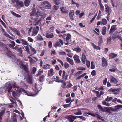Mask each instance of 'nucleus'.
I'll use <instances>...</instances> for the list:
<instances>
[{
    "instance_id": "f257e3e1",
    "label": "nucleus",
    "mask_w": 122,
    "mask_h": 122,
    "mask_svg": "<svg viewBox=\"0 0 122 122\" xmlns=\"http://www.w3.org/2000/svg\"><path fill=\"white\" fill-rule=\"evenodd\" d=\"M5 88H6L8 92L10 93L11 91L12 92V95L14 97L19 96L21 91L25 93L27 96H35L36 95V94H34L29 92L26 91L24 89H21L20 88L18 87L16 83L13 82L11 84L7 85Z\"/></svg>"
},
{
    "instance_id": "f03ea898",
    "label": "nucleus",
    "mask_w": 122,
    "mask_h": 122,
    "mask_svg": "<svg viewBox=\"0 0 122 122\" xmlns=\"http://www.w3.org/2000/svg\"><path fill=\"white\" fill-rule=\"evenodd\" d=\"M37 12H36V6L35 5H34L32 9V11L30 13V15L31 16L36 15V16L39 17L40 21L43 20L46 17V15L45 13L42 11L38 10H37Z\"/></svg>"
},
{
    "instance_id": "7ed1b4c3",
    "label": "nucleus",
    "mask_w": 122,
    "mask_h": 122,
    "mask_svg": "<svg viewBox=\"0 0 122 122\" xmlns=\"http://www.w3.org/2000/svg\"><path fill=\"white\" fill-rule=\"evenodd\" d=\"M39 17L36 16L35 18H33V17H31V20L29 21V23L30 25H38L39 23L41 20L40 21Z\"/></svg>"
},
{
    "instance_id": "20e7f679",
    "label": "nucleus",
    "mask_w": 122,
    "mask_h": 122,
    "mask_svg": "<svg viewBox=\"0 0 122 122\" xmlns=\"http://www.w3.org/2000/svg\"><path fill=\"white\" fill-rule=\"evenodd\" d=\"M41 5L42 7L44 8L49 9L51 8L50 4L47 1H45L42 2Z\"/></svg>"
},
{
    "instance_id": "39448f33",
    "label": "nucleus",
    "mask_w": 122,
    "mask_h": 122,
    "mask_svg": "<svg viewBox=\"0 0 122 122\" xmlns=\"http://www.w3.org/2000/svg\"><path fill=\"white\" fill-rule=\"evenodd\" d=\"M41 86L39 85L36 83L35 84V88L34 89V90L35 91L36 95L39 92V91L41 90Z\"/></svg>"
},
{
    "instance_id": "423d86ee",
    "label": "nucleus",
    "mask_w": 122,
    "mask_h": 122,
    "mask_svg": "<svg viewBox=\"0 0 122 122\" xmlns=\"http://www.w3.org/2000/svg\"><path fill=\"white\" fill-rule=\"evenodd\" d=\"M17 64H19L21 68H22L24 70L27 71L28 69L27 66L25 65H24L21 61H18Z\"/></svg>"
},
{
    "instance_id": "0eeeda50",
    "label": "nucleus",
    "mask_w": 122,
    "mask_h": 122,
    "mask_svg": "<svg viewBox=\"0 0 122 122\" xmlns=\"http://www.w3.org/2000/svg\"><path fill=\"white\" fill-rule=\"evenodd\" d=\"M120 89V88H117L112 89L111 88L109 90L110 92H112L114 94H117L119 92V91Z\"/></svg>"
},
{
    "instance_id": "6e6552de",
    "label": "nucleus",
    "mask_w": 122,
    "mask_h": 122,
    "mask_svg": "<svg viewBox=\"0 0 122 122\" xmlns=\"http://www.w3.org/2000/svg\"><path fill=\"white\" fill-rule=\"evenodd\" d=\"M16 5L18 9H19L20 8L23 7L24 6L23 2L19 0H18V1Z\"/></svg>"
},
{
    "instance_id": "1a4fd4ad",
    "label": "nucleus",
    "mask_w": 122,
    "mask_h": 122,
    "mask_svg": "<svg viewBox=\"0 0 122 122\" xmlns=\"http://www.w3.org/2000/svg\"><path fill=\"white\" fill-rule=\"evenodd\" d=\"M3 106L0 105V119H1L2 116L4 114L5 112V108H3Z\"/></svg>"
},
{
    "instance_id": "9d476101",
    "label": "nucleus",
    "mask_w": 122,
    "mask_h": 122,
    "mask_svg": "<svg viewBox=\"0 0 122 122\" xmlns=\"http://www.w3.org/2000/svg\"><path fill=\"white\" fill-rule=\"evenodd\" d=\"M60 10L62 13H66L68 12V11L66 7H61L60 8Z\"/></svg>"
},
{
    "instance_id": "9b49d317",
    "label": "nucleus",
    "mask_w": 122,
    "mask_h": 122,
    "mask_svg": "<svg viewBox=\"0 0 122 122\" xmlns=\"http://www.w3.org/2000/svg\"><path fill=\"white\" fill-rule=\"evenodd\" d=\"M73 58L76 63H80V61L79 59V56L77 55H75L73 57Z\"/></svg>"
},
{
    "instance_id": "f8f14e48",
    "label": "nucleus",
    "mask_w": 122,
    "mask_h": 122,
    "mask_svg": "<svg viewBox=\"0 0 122 122\" xmlns=\"http://www.w3.org/2000/svg\"><path fill=\"white\" fill-rule=\"evenodd\" d=\"M74 13V11L73 10H71L69 12V16L70 19L71 20H74L73 17Z\"/></svg>"
},
{
    "instance_id": "ddd939ff",
    "label": "nucleus",
    "mask_w": 122,
    "mask_h": 122,
    "mask_svg": "<svg viewBox=\"0 0 122 122\" xmlns=\"http://www.w3.org/2000/svg\"><path fill=\"white\" fill-rule=\"evenodd\" d=\"M29 46L30 47V49L31 51L32 52V53H31L30 52L29 54L30 56H32L34 54H36L37 53L36 51L35 50V49L33 48L30 45Z\"/></svg>"
},
{
    "instance_id": "4468645a",
    "label": "nucleus",
    "mask_w": 122,
    "mask_h": 122,
    "mask_svg": "<svg viewBox=\"0 0 122 122\" xmlns=\"http://www.w3.org/2000/svg\"><path fill=\"white\" fill-rule=\"evenodd\" d=\"M63 73L62 78L63 80H62L65 81L66 80L68 75L67 74H66V72L64 70L63 71Z\"/></svg>"
},
{
    "instance_id": "2eb2a0df",
    "label": "nucleus",
    "mask_w": 122,
    "mask_h": 122,
    "mask_svg": "<svg viewBox=\"0 0 122 122\" xmlns=\"http://www.w3.org/2000/svg\"><path fill=\"white\" fill-rule=\"evenodd\" d=\"M108 65L107 61L103 57L102 59V65L104 67H106Z\"/></svg>"
},
{
    "instance_id": "dca6fc26",
    "label": "nucleus",
    "mask_w": 122,
    "mask_h": 122,
    "mask_svg": "<svg viewBox=\"0 0 122 122\" xmlns=\"http://www.w3.org/2000/svg\"><path fill=\"white\" fill-rule=\"evenodd\" d=\"M110 82L112 83H117V79L115 78L114 77L112 76H111L110 77Z\"/></svg>"
},
{
    "instance_id": "f3484780",
    "label": "nucleus",
    "mask_w": 122,
    "mask_h": 122,
    "mask_svg": "<svg viewBox=\"0 0 122 122\" xmlns=\"http://www.w3.org/2000/svg\"><path fill=\"white\" fill-rule=\"evenodd\" d=\"M2 31L3 32V34L5 36L11 39H13V38L7 34V33L5 32V30L3 29L2 28Z\"/></svg>"
},
{
    "instance_id": "a211bd4d",
    "label": "nucleus",
    "mask_w": 122,
    "mask_h": 122,
    "mask_svg": "<svg viewBox=\"0 0 122 122\" xmlns=\"http://www.w3.org/2000/svg\"><path fill=\"white\" fill-rule=\"evenodd\" d=\"M71 37V36L69 34H68L67 35V37L66 38V41L67 43H65V44L66 45H68L69 44V40Z\"/></svg>"
},
{
    "instance_id": "6ab92c4d",
    "label": "nucleus",
    "mask_w": 122,
    "mask_h": 122,
    "mask_svg": "<svg viewBox=\"0 0 122 122\" xmlns=\"http://www.w3.org/2000/svg\"><path fill=\"white\" fill-rule=\"evenodd\" d=\"M82 62L84 64H85L86 61L87 60V58L85 54L84 53L82 54Z\"/></svg>"
},
{
    "instance_id": "aec40b11",
    "label": "nucleus",
    "mask_w": 122,
    "mask_h": 122,
    "mask_svg": "<svg viewBox=\"0 0 122 122\" xmlns=\"http://www.w3.org/2000/svg\"><path fill=\"white\" fill-rule=\"evenodd\" d=\"M114 108H112V110L113 111H117L120 108H122V105H117L114 107Z\"/></svg>"
},
{
    "instance_id": "412c9836",
    "label": "nucleus",
    "mask_w": 122,
    "mask_h": 122,
    "mask_svg": "<svg viewBox=\"0 0 122 122\" xmlns=\"http://www.w3.org/2000/svg\"><path fill=\"white\" fill-rule=\"evenodd\" d=\"M11 119L13 122H17L16 118V114L15 113H13L11 117Z\"/></svg>"
},
{
    "instance_id": "4be33fe9",
    "label": "nucleus",
    "mask_w": 122,
    "mask_h": 122,
    "mask_svg": "<svg viewBox=\"0 0 122 122\" xmlns=\"http://www.w3.org/2000/svg\"><path fill=\"white\" fill-rule=\"evenodd\" d=\"M11 29L18 36H20V32L18 30L15 28H11Z\"/></svg>"
},
{
    "instance_id": "5701e85b",
    "label": "nucleus",
    "mask_w": 122,
    "mask_h": 122,
    "mask_svg": "<svg viewBox=\"0 0 122 122\" xmlns=\"http://www.w3.org/2000/svg\"><path fill=\"white\" fill-rule=\"evenodd\" d=\"M66 59L67 61L71 65H73L74 63V62L72 59L67 57H66Z\"/></svg>"
},
{
    "instance_id": "b1692460",
    "label": "nucleus",
    "mask_w": 122,
    "mask_h": 122,
    "mask_svg": "<svg viewBox=\"0 0 122 122\" xmlns=\"http://www.w3.org/2000/svg\"><path fill=\"white\" fill-rule=\"evenodd\" d=\"M54 74L53 70L51 68L48 71V75L49 76H51Z\"/></svg>"
},
{
    "instance_id": "393cba45",
    "label": "nucleus",
    "mask_w": 122,
    "mask_h": 122,
    "mask_svg": "<svg viewBox=\"0 0 122 122\" xmlns=\"http://www.w3.org/2000/svg\"><path fill=\"white\" fill-rule=\"evenodd\" d=\"M46 37L48 38H53L54 37V35L53 33L49 34L48 33H47L46 34Z\"/></svg>"
},
{
    "instance_id": "a878e982",
    "label": "nucleus",
    "mask_w": 122,
    "mask_h": 122,
    "mask_svg": "<svg viewBox=\"0 0 122 122\" xmlns=\"http://www.w3.org/2000/svg\"><path fill=\"white\" fill-rule=\"evenodd\" d=\"M31 0H25L24 1L25 5L27 7L29 6V4L31 2Z\"/></svg>"
},
{
    "instance_id": "bb28decb",
    "label": "nucleus",
    "mask_w": 122,
    "mask_h": 122,
    "mask_svg": "<svg viewBox=\"0 0 122 122\" xmlns=\"http://www.w3.org/2000/svg\"><path fill=\"white\" fill-rule=\"evenodd\" d=\"M27 81L30 83H31L32 81V76L31 75L29 74L28 76Z\"/></svg>"
},
{
    "instance_id": "cd10ccee",
    "label": "nucleus",
    "mask_w": 122,
    "mask_h": 122,
    "mask_svg": "<svg viewBox=\"0 0 122 122\" xmlns=\"http://www.w3.org/2000/svg\"><path fill=\"white\" fill-rule=\"evenodd\" d=\"M117 56V54L113 53H112L109 55V57L110 59H112L116 57Z\"/></svg>"
},
{
    "instance_id": "c85d7f7f",
    "label": "nucleus",
    "mask_w": 122,
    "mask_h": 122,
    "mask_svg": "<svg viewBox=\"0 0 122 122\" xmlns=\"http://www.w3.org/2000/svg\"><path fill=\"white\" fill-rule=\"evenodd\" d=\"M60 78L57 76H56L54 78L55 80L56 81L58 82H63L64 81L62 80H60Z\"/></svg>"
},
{
    "instance_id": "c756f323",
    "label": "nucleus",
    "mask_w": 122,
    "mask_h": 122,
    "mask_svg": "<svg viewBox=\"0 0 122 122\" xmlns=\"http://www.w3.org/2000/svg\"><path fill=\"white\" fill-rule=\"evenodd\" d=\"M75 111H77V112H75L74 113L76 115H81L82 114V113L80 109H78L76 110Z\"/></svg>"
},
{
    "instance_id": "7c9ffc66",
    "label": "nucleus",
    "mask_w": 122,
    "mask_h": 122,
    "mask_svg": "<svg viewBox=\"0 0 122 122\" xmlns=\"http://www.w3.org/2000/svg\"><path fill=\"white\" fill-rule=\"evenodd\" d=\"M20 41H21V43H22V45L28 46V43L25 40L21 38Z\"/></svg>"
},
{
    "instance_id": "2f4dec72",
    "label": "nucleus",
    "mask_w": 122,
    "mask_h": 122,
    "mask_svg": "<svg viewBox=\"0 0 122 122\" xmlns=\"http://www.w3.org/2000/svg\"><path fill=\"white\" fill-rule=\"evenodd\" d=\"M73 50L79 53L80 52L81 50V49L79 47H78L73 49Z\"/></svg>"
},
{
    "instance_id": "473e14b6",
    "label": "nucleus",
    "mask_w": 122,
    "mask_h": 122,
    "mask_svg": "<svg viewBox=\"0 0 122 122\" xmlns=\"http://www.w3.org/2000/svg\"><path fill=\"white\" fill-rule=\"evenodd\" d=\"M36 38L37 40L42 41L43 40L42 36L39 34Z\"/></svg>"
},
{
    "instance_id": "72a5a7b5",
    "label": "nucleus",
    "mask_w": 122,
    "mask_h": 122,
    "mask_svg": "<svg viewBox=\"0 0 122 122\" xmlns=\"http://www.w3.org/2000/svg\"><path fill=\"white\" fill-rule=\"evenodd\" d=\"M38 31L37 30H36L35 29H33L32 33V36H35L38 33Z\"/></svg>"
},
{
    "instance_id": "f704fd0d",
    "label": "nucleus",
    "mask_w": 122,
    "mask_h": 122,
    "mask_svg": "<svg viewBox=\"0 0 122 122\" xmlns=\"http://www.w3.org/2000/svg\"><path fill=\"white\" fill-rule=\"evenodd\" d=\"M106 27L104 26L103 27L102 30V34L103 35H105L106 33Z\"/></svg>"
},
{
    "instance_id": "c9c22d12",
    "label": "nucleus",
    "mask_w": 122,
    "mask_h": 122,
    "mask_svg": "<svg viewBox=\"0 0 122 122\" xmlns=\"http://www.w3.org/2000/svg\"><path fill=\"white\" fill-rule=\"evenodd\" d=\"M116 29V26L115 25H113L112 26L111 29L110 30V32H111L113 31H115Z\"/></svg>"
},
{
    "instance_id": "e433bc0d",
    "label": "nucleus",
    "mask_w": 122,
    "mask_h": 122,
    "mask_svg": "<svg viewBox=\"0 0 122 122\" xmlns=\"http://www.w3.org/2000/svg\"><path fill=\"white\" fill-rule=\"evenodd\" d=\"M11 44H9V46L10 47L13 48L15 45V43L14 41H11Z\"/></svg>"
},
{
    "instance_id": "4c0bfd02",
    "label": "nucleus",
    "mask_w": 122,
    "mask_h": 122,
    "mask_svg": "<svg viewBox=\"0 0 122 122\" xmlns=\"http://www.w3.org/2000/svg\"><path fill=\"white\" fill-rule=\"evenodd\" d=\"M107 44H110L111 42V36L108 37L107 39Z\"/></svg>"
},
{
    "instance_id": "58836bf2",
    "label": "nucleus",
    "mask_w": 122,
    "mask_h": 122,
    "mask_svg": "<svg viewBox=\"0 0 122 122\" xmlns=\"http://www.w3.org/2000/svg\"><path fill=\"white\" fill-rule=\"evenodd\" d=\"M51 66L50 65L46 64L45 65H44L43 67V68L44 69H49L50 68Z\"/></svg>"
},
{
    "instance_id": "ea45409f",
    "label": "nucleus",
    "mask_w": 122,
    "mask_h": 122,
    "mask_svg": "<svg viewBox=\"0 0 122 122\" xmlns=\"http://www.w3.org/2000/svg\"><path fill=\"white\" fill-rule=\"evenodd\" d=\"M23 46L24 47H23V49H25V50L26 51L28 52V54H29L30 53V50L28 47L27 46Z\"/></svg>"
},
{
    "instance_id": "a19ab883",
    "label": "nucleus",
    "mask_w": 122,
    "mask_h": 122,
    "mask_svg": "<svg viewBox=\"0 0 122 122\" xmlns=\"http://www.w3.org/2000/svg\"><path fill=\"white\" fill-rule=\"evenodd\" d=\"M23 46L24 47H23V49H25V50L26 51L28 52V54H29L30 53V50L28 47L27 46Z\"/></svg>"
},
{
    "instance_id": "79ce46f5",
    "label": "nucleus",
    "mask_w": 122,
    "mask_h": 122,
    "mask_svg": "<svg viewBox=\"0 0 122 122\" xmlns=\"http://www.w3.org/2000/svg\"><path fill=\"white\" fill-rule=\"evenodd\" d=\"M43 70L42 69H40L39 70V71L38 74H36V76L37 77L38 76H39L41 75L43 73Z\"/></svg>"
},
{
    "instance_id": "37998d69",
    "label": "nucleus",
    "mask_w": 122,
    "mask_h": 122,
    "mask_svg": "<svg viewBox=\"0 0 122 122\" xmlns=\"http://www.w3.org/2000/svg\"><path fill=\"white\" fill-rule=\"evenodd\" d=\"M91 44L92 45V46L95 49L100 50V48L99 46H97L96 45H95L94 43H92Z\"/></svg>"
},
{
    "instance_id": "c03bdc74",
    "label": "nucleus",
    "mask_w": 122,
    "mask_h": 122,
    "mask_svg": "<svg viewBox=\"0 0 122 122\" xmlns=\"http://www.w3.org/2000/svg\"><path fill=\"white\" fill-rule=\"evenodd\" d=\"M91 44L92 45V46L95 49L100 50V48L99 46H97L96 45H95L94 43H92Z\"/></svg>"
},
{
    "instance_id": "a18cd8bd",
    "label": "nucleus",
    "mask_w": 122,
    "mask_h": 122,
    "mask_svg": "<svg viewBox=\"0 0 122 122\" xmlns=\"http://www.w3.org/2000/svg\"><path fill=\"white\" fill-rule=\"evenodd\" d=\"M11 13L13 15L17 17H21V16L20 15L15 13L13 11H11Z\"/></svg>"
},
{
    "instance_id": "49530a36",
    "label": "nucleus",
    "mask_w": 122,
    "mask_h": 122,
    "mask_svg": "<svg viewBox=\"0 0 122 122\" xmlns=\"http://www.w3.org/2000/svg\"><path fill=\"white\" fill-rule=\"evenodd\" d=\"M99 5L101 10L103 11L104 10V8L103 5L101 3H99Z\"/></svg>"
},
{
    "instance_id": "de8ad7c7",
    "label": "nucleus",
    "mask_w": 122,
    "mask_h": 122,
    "mask_svg": "<svg viewBox=\"0 0 122 122\" xmlns=\"http://www.w3.org/2000/svg\"><path fill=\"white\" fill-rule=\"evenodd\" d=\"M102 24L105 25L107 23V21L105 19H103L102 20Z\"/></svg>"
},
{
    "instance_id": "09e8293b",
    "label": "nucleus",
    "mask_w": 122,
    "mask_h": 122,
    "mask_svg": "<svg viewBox=\"0 0 122 122\" xmlns=\"http://www.w3.org/2000/svg\"><path fill=\"white\" fill-rule=\"evenodd\" d=\"M54 46L55 47H61V45L60 43L58 42H56L55 45Z\"/></svg>"
},
{
    "instance_id": "8fccbe9b",
    "label": "nucleus",
    "mask_w": 122,
    "mask_h": 122,
    "mask_svg": "<svg viewBox=\"0 0 122 122\" xmlns=\"http://www.w3.org/2000/svg\"><path fill=\"white\" fill-rule=\"evenodd\" d=\"M29 61L31 65L34 64L36 62L35 60H33L32 59H29Z\"/></svg>"
},
{
    "instance_id": "3c124183",
    "label": "nucleus",
    "mask_w": 122,
    "mask_h": 122,
    "mask_svg": "<svg viewBox=\"0 0 122 122\" xmlns=\"http://www.w3.org/2000/svg\"><path fill=\"white\" fill-rule=\"evenodd\" d=\"M102 104L104 105H106L108 106H110V104L108 102H107L105 101H102Z\"/></svg>"
},
{
    "instance_id": "603ef678",
    "label": "nucleus",
    "mask_w": 122,
    "mask_h": 122,
    "mask_svg": "<svg viewBox=\"0 0 122 122\" xmlns=\"http://www.w3.org/2000/svg\"><path fill=\"white\" fill-rule=\"evenodd\" d=\"M83 72L82 71H78L75 74V76H79L80 74L83 73Z\"/></svg>"
},
{
    "instance_id": "864d4df0",
    "label": "nucleus",
    "mask_w": 122,
    "mask_h": 122,
    "mask_svg": "<svg viewBox=\"0 0 122 122\" xmlns=\"http://www.w3.org/2000/svg\"><path fill=\"white\" fill-rule=\"evenodd\" d=\"M105 9L107 10L106 11L108 12L110 10V8L107 4H105Z\"/></svg>"
},
{
    "instance_id": "5fc2aeb1",
    "label": "nucleus",
    "mask_w": 122,
    "mask_h": 122,
    "mask_svg": "<svg viewBox=\"0 0 122 122\" xmlns=\"http://www.w3.org/2000/svg\"><path fill=\"white\" fill-rule=\"evenodd\" d=\"M113 99V98L112 97H110L108 96H107V98H106L105 99V100L106 101L108 102L110 101L111 100Z\"/></svg>"
},
{
    "instance_id": "6e6d98bb",
    "label": "nucleus",
    "mask_w": 122,
    "mask_h": 122,
    "mask_svg": "<svg viewBox=\"0 0 122 122\" xmlns=\"http://www.w3.org/2000/svg\"><path fill=\"white\" fill-rule=\"evenodd\" d=\"M58 5L56 4V5H55L53 7L56 10H58L59 8V6H58Z\"/></svg>"
},
{
    "instance_id": "4d7b16f0",
    "label": "nucleus",
    "mask_w": 122,
    "mask_h": 122,
    "mask_svg": "<svg viewBox=\"0 0 122 122\" xmlns=\"http://www.w3.org/2000/svg\"><path fill=\"white\" fill-rule=\"evenodd\" d=\"M95 67V65L94 63L92 61L91 63V69H94Z\"/></svg>"
},
{
    "instance_id": "13d9d810",
    "label": "nucleus",
    "mask_w": 122,
    "mask_h": 122,
    "mask_svg": "<svg viewBox=\"0 0 122 122\" xmlns=\"http://www.w3.org/2000/svg\"><path fill=\"white\" fill-rule=\"evenodd\" d=\"M86 65L88 68H89L90 66V62L89 61L86 60Z\"/></svg>"
},
{
    "instance_id": "bf43d9fd",
    "label": "nucleus",
    "mask_w": 122,
    "mask_h": 122,
    "mask_svg": "<svg viewBox=\"0 0 122 122\" xmlns=\"http://www.w3.org/2000/svg\"><path fill=\"white\" fill-rule=\"evenodd\" d=\"M77 69L78 70H84L86 69L85 68L82 67H78Z\"/></svg>"
},
{
    "instance_id": "052dcab7",
    "label": "nucleus",
    "mask_w": 122,
    "mask_h": 122,
    "mask_svg": "<svg viewBox=\"0 0 122 122\" xmlns=\"http://www.w3.org/2000/svg\"><path fill=\"white\" fill-rule=\"evenodd\" d=\"M44 76L43 75H42L40 77L39 80V81L42 82L44 78Z\"/></svg>"
},
{
    "instance_id": "680f3d73",
    "label": "nucleus",
    "mask_w": 122,
    "mask_h": 122,
    "mask_svg": "<svg viewBox=\"0 0 122 122\" xmlns=\"http://www.w3.org/2000/svg\"><path fill=\"white\" fill-rule=\"evenodd\" d=\"M69 118L70 120L71 121L74 120V119H76V117L75 116H71L69 117Z\"/></svg>"
},
{
    "instance_id": "e2e57ef3",
    "label": "nucleus",
    "mask_w": 122,
    "mask_h": 122,
    "mask_svg": "<svg viewBox=\"0 0 122 122\" xmlns=\"http://www.w3.org/2000/svg\"><path fill=\"white\" fill-rule=\"evenodd\" d=\"M10 100L12 102V103L10 104L8 106L9 107L12 108V107L13 106V104H14V103L13 102V101L12 100H11V99H10Z\"/></svg>"
},
{
    "instance_id": "0e129e2a",
    "label": "nucleus",
    "mask_w": 122,
    "mask_h": 122,
    "mask_svg": "<svg viewBox=\"0 0 122 122\" xmlns=\"http://www.w3.org/2000/svg\"><path fill=\"white\" fill-rule=\"evenodd\" d=\"M71 104V102L70 103L66 104H64L63 105V107L64 108L68 107L70 106Z\"/></svg>"
},
{
    "instance_id": "69168bd1",
    "label": "nucleus",
    "mask_w": 122,
    "mask_h": 122,
    "mask_svg": "<svg viewBox=\"0 0 122 122\" xmlns=\"http://www.w3.org/2000/svg\"><path fill=\"white\" fill-rule=\"evenodd\" d=\"M64 67L66 69H67L69 67V65L67 63H65L64 64Z\"/></svg>"
},
{
    "instance_id": "338daca9",
    "label": "nucleus",
    "mask_w": 122,
    "mask_h": 122,
    "mask_svg": "<svg viewBox=\"0 0 122 122\" xmlns=\"http://www.w3.org/2000/svg\"><path fill=\"white\" fill-rule=\"evenodd\" d=\"M37 71V69L35 67H33L32 69V73L33 74H35L36 72Z\"/></svg>"
},
{
    "instance_id": "774afa93",
    "label": "nucleus",
    "mask_w": 122,
    "mask_h": 122,
    "mask_svg": "<svg viewBox=\"0 0 122 122\" xmlns=\"http://www.w3.org/2000/svg\"><path fill=\"white\" fill-rule=\"evenodd\" d=\"M71 100V97H69L67 99H66V100L65 101L67 103H68Z\"/></svg>"
}]
</instances>
